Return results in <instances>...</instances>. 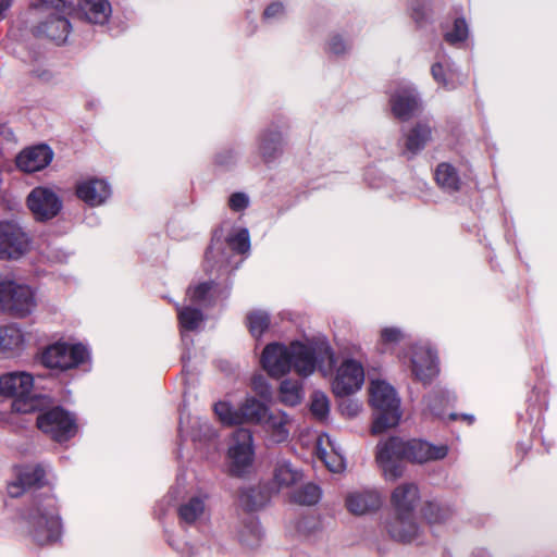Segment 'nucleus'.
Returning a JSON list of instances; mask_svg holds the SVG:
<instances>
[{
	"label": "nucleus",
	"mask_w": 557,
	"mask_h": 557,
	"mask_svg": "<svg viewBox=\"0 0 557 557\" xmlns=\"http://www.w3.org/2000/svg\"><path fill=\"white\" fill-rule=\"evenodd\" d=\"M79 199L89 206L102 205L111 195V188L104 180L90 178L81 182L76 187Z\"/></svg>",
	"instance_id": "nucleus-25"
},
{
	"label": "nucleus",
	"mask_w": 557,
	"mask_h": 557,
	"mask_svg": "<svg viewBox=\"0 0 557 557\" xmlns=\"http://www.w3.org/2000/svg\"><path fill=\"white\" fill-rule=\"evenodd\" d=\"M52 149L45 144L32 146L22 150L15 159L18 170L34 173L47 168L53 159Z\"/></svg>",
	"instance_id": "nucleus-16"
},
{
	"label": "nucleus",
	"mask_w": 557,
	"mask_h": 557,
	"mask_svg": "<svg viewBox=\"0 0 557 557\" xmlns=\"http://www.w3.org/2000/svg\"><path fill=\"white\" fill-rule=\"evenodd\" d=\"M280 401L286 406H297L304 398L302 384L297 380L285 379L280 385Z\"/></svg>",
	"instance_id": "nucleus-35"
},
{
	"label": "nucleus",
	"mask_w": 557,
	"mask_h": 557,
	"mask_svg": "<svg viewBox=\"0 0 557 557\" xmlns=\"http://www.w3.org/2000/svg\"><path fill=\"white\" fill-rule=\"evenodd\" d=\"M463 418H465V419H468L470 423L473 421V417H470V416H463Z\"/></svg>",
	"instance_id": "nucleus-56"
},
{
	"label": "nucleus",
	"mask_w": 557,
	"mask_h": 557,
	"mask_svg": "<svg viewBox=\"0 0 557 557\" xmlns=\"http://www.w3.org/2000/svg\"><path fill=\"white\" fill-rule=\"evenodd\" d=\"M213 286V282H202L197 285L189 286L186 297L193 305L207 306L211 302Z\"/></svg>",
	"instance_id": "nucleus-37"
},
{
	"label": "nucleus",
	"mask_w": 557,
	"mask_h": 557,
	"mask_svg": "<svg viewBox=\"0 0 557 557\" xmlns=\"http://www.w3.org/2000/svg\"><path fill=\"white\" fill-rule=\"evenodd\" d=\"M469 29L465 18H456L451 30L445 33L444 38L450 45L462 42L467 39Z\"/></svg>",
	"instance_id": "nucleus-44"
},
{
	"label": "nucleus",
	"mask_w": 557,
	"mask_h": 557,
	"mask_svg": "<svg viewBox=\"0 0 557 557\" xmlns=\"http://www.w3.org/2000/svg\"><path fill=\"white\" fill-rule=\"evenodd\" d=\"M326 49L332 54L342 55L350 49V44L342 35L335 34L330 37Z\"/></svg>",
	"instance_id": "nucleus-48"
},
{
	"label": "nucleus",
	"mask_w": 557,
	"mask_h": 557,
	"mask_svg": "<svg viewBox=\"0 0 557 557\" xmlns=\"http://www.w3.org/2000/svg\"><path fill=\"white\" fill-rule=\"evenodd\" d=\"M411 10V16L417 23H421L426 17L428 9L423 3H417Z\"/></svg>",
	"instance_id": "nucleus-52"
},
{
	"label": "nucleus",
	"mask_w": 557,
	"mask_h": 557,
	"mask_svg": "<svg viewBox=\"0 0 557 557\" xmlns=\"http://www.w3.org/2000/svg\"><path fill=\"white\" fill-rule=\"evenodd\" d=\"M283 14H284V7H283V4L278 3V2H274V3H271L264 10L263 17L265 20H273V18L281 17Z\"/></svg>",
	"instance_id": "nucleus-51"
},
{
	"label": "nucleus",
	"mask_w": 557,
	"mask_h": 557,
	"mask_svg": "<svg viewBox=\"0 0 557 557\" xmlns=\"http://www.w3.org/2000/svg\"><path fill=\"white\" fill-rule=\"evenodd\" d=\"M28 533L38 545H48L59 541L61 520L53 496L38 494L24 516Z\"/></svg>",
	"instance_id": "nucleus-1"
},
{
	"label": "nucleus",
	"mask_w": 557,
	"mask_h": 557,
	"mask_svg": "<svg viewBox=\"0 0 557 557\" xmlns=\"http://www.w3.org/2000/svg\"><path fill=\"white\" fill-rule=\"evenodd\" d=\"M15 472L16 480L8 485L11 497H18L26 488L39 487L45 483L46 471L40 465L21 466L15 469Z\"/></svg>",
	"instance_id": "nucleus-18"
},
{
	"label": "nucleus",
	"mask_w": 557,
	"mask_h": 557,
	"mask_svg": "<svg viewBox=\"0 0 557 557\" xmlns=\"http://www.w3.org/2000/svg\"><path fill=\"white\" fill-rule=\"evenodd\" d=\"M77 5L82 16L92 24L103 25L111 15L108 0H78Z\"/></svg>",
	"instance_id": "nucleus-27"
},
{
	"label": "nucleus",
	"mask_w": 557,
	"mask_h": 557,
	"mask_svg": "<svg viewBox=\"0 0 557 557\" xmlns=\"http://www.w3.org/2000/svg\"><path fill=\"white\" fill-rule=\"evenodd\" d=\"M214 412L219 420L225 425L239 424V408L233 409L226 401H219L214 405Z\"/></svg>",
	"instance_id": "nucleus-43"
},
{
	"label": "nucleus",
	"mask_w": 557,
	"mask_h": 557,
	"mask_svg": "<svg viewBox=\"0 0 557 557\" xmlns=\"http://www.w3.org/2000/svg\"><path fill=\"white\" fill-rule=\"evenodd\" d=\"M262 536L263 532L260 527V523L253 517H250L248 520L244 521L238 531L239 542L248 548L258 547L262 540Z\"/></svg>",
	"instance_id": "nucleus-32"
},
{
	"label": "nucleus",
	"mask_w": 557,
	"mask_h": 557,
	"mask_svg": "<svg viewBox=\"0 0 557 557\" xmlns=\"http://www.w3.org/2000/svg\"><path fill=\"white\" fill-rule=\"evenodd\" d=\"M450 400H453V398L444 391H434L424 398L428 412L435 417H443L444 408Z\"/></svg>",
	"instance_id": "nucleus-38"
},
{
	"label": "nucleus",
	"mask_w": 557,
	"mask_h": 557,
	"mask_svg": "<svg viewBox=\"0 0 557 557\" xmlns=\"http://www.w3.org/2000/svg\"><path fill=\"white\" fill-rule=\"evenodd\" d=\"M38 8L44 20L37 25L36 34L57 44L64 42L71 30L67 16L74 10L73 4L65 0H39Z\"/></svg>",
	"instance_id": "nucleus-5"
},
{
	"label": "nucleus",
	"mask_w": 557,
	"mask_h": 557,
	"mask_svg": "<svg viewBox=\"0 0 557 557\" xmlns=\"http://www.w3.org/2000/svg\"><path fill=\"white\" fill-rule=\"evenodd\" d=\"M230 247L239 253H245L250 249L249 232L246 228L239 230L227 238Z\"/></svg>",
	"instance_id": "nucleus-45"
},
{
	"label": "nucleus",
	"mask_w": 557,
	"mask_h": 557,
	"mask_svg": "<svg viewBox=\"0 0 557 557\" xmlns=\"http://www.w3.org/2000/svg\"><path fill=\"white\" fill-rule=\"evenodd\" d=\"M292 369L302 377L312 375L319 370L323 376L329 375L334 363V352L326 341L293 342Z\"/></svg>",
	"instance_id": "nucleus-2"
},
{
	"label": "nucleus",
	"mask_w": 557,
	"mask_h": 557,
	"mask_svg": "<svg viewBox=\"0 0 557 557\" xmlns=\"http://www.w3.org/2000/svg\"><path fill=\"white\" fill-rule=\"evenodd\" d=\"M435 180L443 189L449 193L457 191L460 187V180L457 171L448 163H441L437 165Z\"/></svg>",
	"instance_id": "nucleus-36"
},
{
	"label": "nucleus",
	"mask_w": 557,
	"mask_h": 557,
	"mask_svg": "<svg viewBox=\"0 0 557 557\" xmlns=\"http://www.w3.org/2000/svg\"><path fill=\"white\" fill-rule=\"evenodd\" d=\"M375 460L385 480L395 481L399 479L405 472V441L399 437H389L380 442L376 446Z\"/></svg>",
	"instance_id": "nucleus-7"
},
{
	"label": "nucleus",
	"mask_w": 557,
	"mask_h": 557,
	"mask_svg": "<svg viewBox=\"0 0 557 557\" xmlns=\"http://www.w3.org/2000/svg\"><path fill=\"white\" fill-rule=\"evenodd\" d=\"M406 460L424 463L444 459L448 454L447 445H433L422 440L405 442Z\"/></svg>",
	"instance_id": "nucleus-19"
},
{
	"label": "nucleus",
	"mask_w": 557,
	"mask_h": 557,
	"mask_svg": "<svg viewBox=\"0 0 557 557\" xmlns=\"http://www.w3.org/2000/svg\"><path fill=\"white\" fill-rule=\"evenodd\" d=\"M420 502L419 488L414 483H404L394 488L391 504L394 513H414Z\"/></svg>",
	"instance_id": "nucleus-24"
},
{
	"label": "nucleus",
	"mask_w": 557,
	"mask_h": 557,
	"mask_svg": "<svg viewBox=\"0 0 557 557\" xmlns=\"http://www.w3.org/2000/svg\"><path fill=\"white\" fill-rule=\"evenodd\" d=\"M410 366L414 377L423 384L430 383L437 374L436 357L426 346L411 347Z\"/></svg>",
	"instance_id": "nucleus-17"
},
{
	"label": "nucleus",
	"mask_w": 557,
	"mask_h": 557,
	"mask_svg": "<svg viewBox=\"0 0 557 557\" xmlns=\"http://www.w3.org/2000/svg\"><path fill=\"white\" fill-rule=\"evenodd\" d=\"M263 369L273 377H281L292 370V347L278 343L265 346L261 357Z\"/></svg>",
	"instance_id": "nucleus-14"
},
{
	"label": "nucleus",
	"mask_w": 557,
	"mask_h": 557,
	"mask_svg": "<svg viewBox=\"0 0 557 557\" xmlns=\"http://www.w3.org/2000/svg\"><path fill=\"white\" fill-rule=\"evenodd\" d=\"M37 426L58 442L69 440L76 432L74 418L59 407L40 413L37 418Z\"/></svg>",
	"instance_id": "nucleus-10"
},
{
	"label": "nucleus",
	"mask_w": 557,
	"mask_h": 557,
	"mask_svg": "<svg viewBox=\"0 0 557 557\" xmlns=\"http://www.w3.org/2000/svg\"><path fill=\"white\" fill-rule=\"evenodd\" d=\"M345 504L349 512L362 516L377 510L382 505V497L376 490H357L347 494Z\"/></svg>",
	"instance_id": "nucleus-21"
},
{
	"label": "nucleus",
	"mask_w": 557,
	"mask_h": 557,
	"mask_svg": "<svg viewBox=\"0 0 557 557\" xmlns=\"http://www.w3.org/2000/svg\"><path fill=\"white\" fill-rule=\"evenodd\" d=\"M249 205V198L244 193H234L228 199V206L233 211L239 212Z\"/></svg>",
	"instance_id": "nucleus-49"
},
{
	"label": "nucleus",
	"mask_w": 557,
	"mask_h": 557,
	"mask_svg": "<svg viewBox=\"0 0 557 557\" xmlns=\"http://www.w3.org/2000/svg\"><path fill=\"white\" fill-rule=\"evenodd\" d=\"M321 490L313 483H308L295 491L292 495L294 503L305 506L315 505L321 498Z\"/></svg>",
	"instance_id": "nucleus-39"
},
{
	"label": "nucleus",
	"mask_w": 557,
	"mask_h": 557,
	"mask_svg": "<svg viewBox=\"0 0 557 557\" xmlns=\"http://www.w3.org/2000/svg\"><path fill=\"white\" fill-rule=\"evenodd\" d=\"M235 160V153L232 150H226L216 156V163L221 165H230Z\"/></svg>",
	"instance_id": "nucleus-53"
},
{
	"label": "nucleus",
	"mask_w": 557,
	"mask_h": 557,
	"mask_svg": "<svg viewBox=\"0 0 557 557\" xmlns=\"http://www.w3.org/2000/svg\"><path fill=\"white\" fill-rule=\"evenodd\" d=\"M87 358L88 350L82 344L58 342L44 350L41 362L47 368L64 371L79 366Z\"/></svg>",
	"instance_id": "nucleus-8"
},
{
	"label": "nucleus",
	"mask_w": 557,
	"mask_h": 557,
	"mask_svg": "<svg viewBox=\"0 0 557 557\" xmlns=\"http://www.w3.org/2000/svg\"><path fill=\"white\" fill-rule=\"evenodd\" d=\"M213 253V247L211 246L208 251L206 252V258L209 260L211 258V255Z\"/></svg>",
	"instance_id": "nucleus-55"
},
{
	"label": "nucleus",
	"mask_w": 557,
	"mask_h": 557,
	"mask_svg": "<svg viewBox=\"0 0 557 557\" xmlns=\"http://www.w3.org/2000/svg\"><path fill=\"white\" fill-rule=\"evenodd\" d=\"M389 102L393 114L404 121L410 119L421 107L418 94L409 83L399 84L391 94Z\"/></svg>",
	"instance_id": "nucleus-15"
},
{
	"label": "nucleus",
	"mask_w": 557,
	"mask_h": 557,
	"mask_svg": "<svg viewBox=\"0 0 557 557\" xmlns=\"http://www.w3.org/2000/svg\"><path fill=\"white\" fill-rule=\"evenodd\" d=\"M315 453L325 467L335 473L342 472L345 467V458L342 448L327 434H321L315 440Z\"/></svg>",
	"instance_id": "nucleus-20"
},
{
	"label": "nucleus",
	"mask_w": 557,
	"mask_h": 557,
	"mask_svg": "<svg viewBox=\"0 0 557 557\" xmlns=\"http://www.w3.org/2000/svg\"><path fill=\"white\" fill-rule=\"evenodd\" d=\"M389 536L398 542L409 543L419 534L414 513H394L385 523Z\"/></svg>",
	"instance_id": "nucleus-22"
},
{
	"label": "nucleus",
	"mask_w": 557,
	"mask_h": 557,
	"mask_svg": "<svg viewBox=\"0 0 557 557\" xmlns=\"http://www.w3.org/2000/svg\"><path fill=\"white\" fill-rule=\"evenodd\" d=\"M247 323L252 336L258 337L269 327L270 318L265 311L255 310L247 315Z\"/></svg>",
	"instance_id": "nucleus-41"
},
{
	"label": "nucleus",
	"mask_w": 557,
	"mask_h": 557,
	"mask_svg": "<svg viewBox=\"0 0 557 557\" xmlns=\"http://www.w3.org/2000/svg\"><path fill=\"white\" fill-rule=\"evenodd\" d=\"M205 499L199 496L189 498L178 508V516L181 521L187 524L196 523L197 521H199L205 516Z\"/></svg>",
	"instance_id": "nucleus-33"
},
{
	"label": "nucleus",
	"mask_w": 557,
	"mask_h": 557,
	"mask_svg": "<svg viewBox=\"0 0 557 557\" xmlns=\"http://www.w3.org/2000/svg\"><path fill=\"white\" fill-rule=\"evenodd\" d=\"M431 127L424 123H418L406 137V150L416 154L422 150L425 145L431 140Z\"/></svg>",
	"instance_id": "nucleus-31"
},
{
	"label": "nucleus",
	"mask_w": 557,
	"mask_h": 557,
	"mask_svg": "<svg viewBox=\"0 0 557 557\" xmlns=\"http://www.w3.org/2000/svg\"><path fill=\"white\" fill-rule=\"evenodd\" d=\"M36 306L35 293L30 286L11 280L0 281V310L25 318L34 311Z\"/></svg>",
	"instance_id": "nucleus-6"
},
{
	"label": "nucleus",
	"mask_w": 557,
	"mask_h": 557,
	"mask_svg": "<svg viewBox=\"0 0 557 557\" xmlns=\"http://www.w3.org/2000/svg\"><path fill=\"white\" fill-rule=\"evenodd\" d=\"M450 418L455 420L457 418V416L455 413H451Z\"/></svg>",
	"instance_id": "nucleus-58"
},
{
	"label": "nucleus",
	"mask_w": 557,
	"mask_h": 557,
	"mask_svg": "<svg viewBox=\"0 0 557 557\" xmlns=\"http://www.w3.org/2000/svg\"><path fill=\"white\" fill-rule=\"evenodd\" d=\"M30 244L29 234L18 222H0V259H18L29 251Z\"/></svg>",
	"instance_id": "nucleus-9"
},
{
	"label": "nucleus",
	"mask_w": 557,
	"mask_h": 557,
	"mask_svg": "<svg viewBox=\"0 0 557 557\" xmlns=\"http://www.w3.org/2000/svg\"><path fill=\"white\" fill-rule=\"evenodd\" d=\"M310 412L319 421H325L330 414V400L322 392H314L310 399Z\"/></svg>",
	"instance_id": "nucleus-40"
},
{
	"label": "nucleus",
	"mask_w": 557,
	"mask_h": 557,
	"mask_svg": "<svg viewBox=\"0 0 557 557\" xmlns=\"http://www.w3.org/2000/svg\"><path fill=\"white\" fill-rule=\"evenodd\" d=\"M230 471L242 475L253 460L252 434L248 429H237L233 435V444L228 448Z\"/></svg>",
	"instance_id": "nucleus-11"
},
{
	"label": "nucleus",
	"mask_w": 557,
	"mask_h": 557,
	"mask_svg": "<svg viewBox=\"0 0 557 557\" xmlns=\"http://www.w3.org/2000/svg\"><path fill=\"white\" fill-rule=\"evenodd\" d=\"M431 74L434 81L445 89H454L456 86L450 79L451 72L446 71L442 63L436 62L431 67Z\"/></svg>",
	"instance_id": "nucleus-46"
},
{
	"label": "nucleus",
	"mask_w": 557,
	"mask_h": 557,
	"mask_svg": "<svg viewBox=\"0 0 557 557\" xmlns=\"http://www.w3.org/2000/svg\"><path fill=\"white\" fill-rule=\"evenodd\" d=\"M370 404L376 410L372 433L380 434L399 423L401 418L400 400L395 388L385 381L374 380L370 383Z\"/></svg>",
	"instance_id": "nucleus-4"
},
{
	"label": "nucleus",
	"mask_w": 557,
	"mask_h": 557,
	"mask_svg": "<svg viewBox=\"0 0 557 557\" xmlns=\"http://www.w3.org/2000/svg\"><path fill=\"white\" fill-rule=\"evenodd\" d=\"M262 505H263V502H262V500H252V503H251V505H250V508H251V509H256V508H258V507H260V506H262Z\"/></svg>",
	"instance_id": "nucleus-54"
},
{
	"label": "nucleus",
	"mask_w": 557,
	"mask_h": 557,
	"mask_svg": "<svg viewBox=\"0 0 557 557\" xmlns=\"http://www.w3.org/2000/svg\"><path fill=\"white\" fill-rule=\"evenodd\" d=\"M302 473L286 460L278 461L274 469L273 482L278 490L287 488L299 482Z\"/></svg>",
	"instance_id": "nucleus-29"
},
{
	"label": "nucleus",
	"mask_w": 557,
	"mask_h": 557,
	"mask_svg": "<svg viewBox=\"0 0 557 557\" xmlns=\"http://www.w3.org/2000/svg\"><path fill=\"white\" fill-rule=\"evenodd\" d=\"M27 207L37 221L53 219L62 209V200L49 187H35L27 196Z\"/></svg>",
	"instance_id": "nucleus-13"
},
{
	"label": "nucleus",
	"mask_w": 557,
	"mask_h": 557,
	"mask_svg": "<svg viewBox=\"0 0 557 557\" xmlns=\"http://www.w3.org/2000/svg\"><path fill=\"white\" fill-rule=\"evenodd\" d=\"M25 348V336L22 330L10 324L0 327V349L7 357L18 355Z\"/></svg>",
	"instance_id": "nucleus-26"
},
{
	"label": "nucleus",
	"mask_w": 557,
	"mask_h": 557,
	"mask_svg": "<svg viewBox=\"0 0 557 557\" xmlns=\"http://www.w3.org/2000/svg\"><path fill=\"white\" fill-rule=\"evenodd\" d=\"M270 408L256 398H247L239 407V424L252 423L262 425Z\"/></svg>",
	"instance_id": "nucleus-28"
},
{
	"label": "nucleus",
	"mask_w": 557,
	"mask_h": 557,
	"mask_svg": "<svg viewBox=\"0 0 557 557\" xmlns=\"http://www.w3.org/2000/svg\"><path fill=\"white\" fill-rule=\"evenodd\" d=\"M282 147L283 136L281 132L268 131L262 134L259 150L265 162L274 160L282 152Z\"/></svg>",
	"instance_id": "nucleus-30"
},
{
	"label": "nucleus",
	"mask_w": 557,
	"mask_h": 557,
	"mask_svg": "<svg viewBox=\"0 0 557 557\" xmlns=\"http://www.w3.org/2000/svg\"><path fill=\"white\" fill-rule=\"evenodd\" d=\"M182 341H183V343L187 342V336L184 333L182 334Z\"/></svg>",
	"instance_id": "nucleus-57"
},
{
	"label": "nucleus",
	"mask_w": 557,
	"mask_h": 557,
	"mask_svg": "<svg viewBox=\"0 0 557 557\" xmlns=\"http://www.w3.org/2000/svg\"><path fill=\"white\" fill-rule=\"evenodd\" d=\"M341 408L342 412L349 418L356 417L361 411V405L352 399L343 401Z\"/></svg>",
	"instance_id": "nucleus-50"
},
{
	"label": "nucleus",
	"mask_w": 557,
	"mask_h": 557,
	"mask_svg": "<svg viewBox=\"0 0 557 557\" xmlns=\"http://www.w3.org/2000/svg\"><path fill=\"white\" fill-rule=\"evenodd\" d=\"M34 377L28 372H10L0 376V395L13 397L12 409L21 413L42 411L49 399L33 394Z\"/></svg>",
	"instance_id": "nucleus-3"
},
{
	"label": "nucleus",
	"mask_w": 557,
	"mask_h": 557,
	"mask_svg": "<svg viewBox=\"0 0 557 557\" xmlns=\"http://www.w3.org/2000/svg\"><path fill=\"white\" fill-rule=\"evenodd\" d=\"M424 516L431 523H436L447 519L449 511L440 504L430 503L424 509Z\"/></svg>",
	"instance_id": "nucleus-47"
},
{
	"label": "nucleus",
	"mask_w": 557,
	"mask_h": 557,
	"mask_svg": "<svg viewBox=\"0 0 557 557\" xmlns=\"http://www.w3.org/2000/svg\"><path fill=\"white\" fill-rule=\"evenodd\" d=\"M261 426L272 443L281 444L289 437L293 418L283 410H270Z\"/></svg>",
	"instance_id": "nucleus-23"
},
{
	"label": "nucleus",
	"mask_w": 557,
	"mask_h": 557,
	"mask_svg": "<svg viewBox=\"0 0 557 557\" xmlns=\"http://www.w3.org/2000/svg\"><path fill=\"white\" fill-rule=\"evenodd\" d=\"M177 318L183 331H196L205 320L202 311L191 305L181 307L176 304Z\"/></svg>",
	"instance_id": "nucleus-34"
},
{
	"label": "nucleus",
	"mask_w": 557,
	"mask_h": 557,
	"mask_svg": "<svg viewBox=\"0 0 557 557\" xmlns=\"http://www.w3.org/2000/svg\"><path fill=\"white\" fill-rule=\"evenodd\" d=\"M364 382L362 364L355 359H346L336 370L332 382V391L336 396L343 397L359 391Z\"/></svg>",
	"instance_id": "nucleus-12"
},
{
	"label": "nucleus",
	"mask_w": 557,
	"mask_h": 557,
	"mask_svg": "<svg viewBox=\"0 0 557 557\" xmlns=\"http://www.w3.org/2000/svg\"><path fill=\"white\" fill-rule=\"evenodd\" d=\"M404 338L405 333L400 329L388 326L381 330L377 345L380 346L381 351H386Z\"/></svg>",
	"instance_id": "nucleus-42"
}]
</instances>
